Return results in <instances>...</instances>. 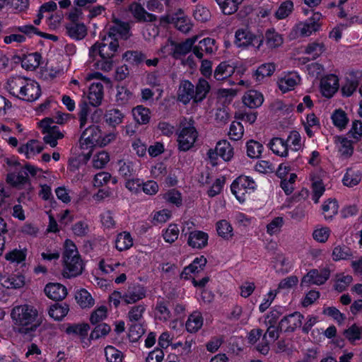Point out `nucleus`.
Masks as SVG:
<instances>
[{
	"instance_id": "obj_2",
	"label": "nucleus",
	"mask_w": 362,
	"mask_h": 362,
	"mask_svg": "<svg viewBox=\"0 0 362 362\" xmlns=\"http://www.w3.org/2000/svg\"><path fill=\"white\" fill-rule=\"evenodd\" d=\"M6 88L11 95L28 102L36 100L41 95L40 86L36 81L21 76L9 77Z\"/></svg>"
},
{
	"instance_id": "obj_44",
	"label": "nucleus",
	"mask_w": 362,
	"mask_h": 362,
	"mask_svg": "<svg viewBox=\"0 0 362 362\" xmlns=\"http://www.w3.org/2000/svg\"><path fill=\"white\" fill-rule=\"evenodd\" d=\"M276 69L274 63H266L260 65L254 74V76L257 81H261L267 76L273 74Z\"/></svg>"
},
{
	"instance_id": "obj_47",
	"label": "nucleus",
	"mask_w": 362,
	"mask_h": 362,
	"mask_svg": "<svg viewBox=\"0 0 362 362\" xmlns=\"http://www.w3.org/2000/svg\"><path fill=\"white\" fill-rule=\"evenodd\" d=\"M351 256L352 252L351 249L344 245L334 246L332 254V259L334 261L347 259Z\"/></svg>"
},
{
	"instance_id": "obj_33",
	"label": "nucleus",
	"mask_w": 362,
	"mask_h": 362,
	"mask_svg": "<svg viewBox=\"0 0 362 362\" xmlns=\"http://www.w3.org/2000/svg\"><path fill=\"white\" fill-rule=\"evenodd\" d=\"M42 150V145L37 140H30L19 148V151L25 153L27 158H30L32 156L40 153Z\"/></svg>"
},
{
	"instance_id": "obj_50",
	"label": "nucleus",
	"mask_w": 362,
	"mask_h": 362,
	"mask_svg": "<svg viewBox=\"0 0 362 362\" xmlns=\"http://www.w3.org/2000/svg\"><path fill=\"white\" fill-rule=\"evenodd\" d=\"M89 329L88 324H73L66 328V332L68 334L78 335L83 339L87 336Z\"/></svg>"
},
{
	"instance_id": "obj_12",
	"label": "nucleus",
	"mask_w": 362,
	"mask_h": 362,
	"mask_svg": "<svg viewBox=\"0 0 362 362\" xmlns=\"http://www.w3.org/2000/svg\"><path fill=\"white\" fill-rule=\"evenodd\" d=\"M145 310L146 306L141 304L132 306L129 310L127 317L133 323L129 327V335L134 339L139 338L144 333L143 328L136 323L141 320Z\"/></svg>"
},
{
	"instance_id": "obj_41",
	"label": "nucleus",
	"mask_w": 362,
	"mask_h": 362,
	"mask_svg": "<svg viewBox=\"0 0 362 362\" xmlns=\"http://www.w3.org/2000/svg\"><path fill=\"white\" fill-rule=\"evenodd\" d=\"M133 245V239L130 233L123 232L117 235L115 240V247L119 251L129 249Z\"/></svg>"
},
{
	"instance_id": "obj_38",
	"label": "nucleus",
	"mask_w": 362,
	"mask_h": 362,
	"mask_svg": "<svg viewBox=\"0 0 362 362\" xmlns=\"http://www.w3.org/2000/svg\"><path fill=\"white\" fill-rule=\"evenodd\" d=\"M264 38H265L266 45L269 49L279 47L284 42L281 35L272 29L267 30Z\"/></svg>"
},
{
	"instance_id": "obj_57",
	"label": "nucleus",
	"mask_w": 362,
	"mask_h": 362,
	"mask_svg": "<svg viewBox=\"0 0 362 362\" xmlns=\"http://www.w3.org/2000/svg\"><path fill=\"white\" fill-rule=\"evenodd\" d=\"M344 334L351 342L359 340L362 338V327L356 325H353L344 330Z\"/></svg>"
},
{
	"instance_id": "obj_30",
	"label": "nucleus",
	"mask_w": 362,
	"mask_h": 362,
	"mask_svg": "<svg viewBox=\"0 0 362 362\" xmlns=\"http://www.w3.org/2000/svg\"><path fill=\"white\" fill-rule=\"evenodd\" d=\"M66 33L70 37L78 40L86 37L87 30L83 23H71L66 25Z\"/></svg>"
},
{
	"instance_id": "obj_40",
	"label": "nucleus",
	"mask_w": 362,
	"mask_h": 362,
	"mask_svg": "<svg viewBox=\"0 0 362 362\" xmlns=\"http://www.w3.org/2000/svg\"><path fill=\"white\" fill-rule=\"evenodd\" d=\"M222 12L226 15L234 13L243 0H216Z\"/></svg>"
},
{
	"instance_id": "obj_35",
	"label": "nucleus",
	"mask_w": 362,
	"mask_h": 362,
	"mask_svg": "<svg viewBox=\"0 0 362 362\" xmlns=\"http://www.w3.org/2000/svg\"><path fill=\"white\" fill-rule=\"evenodd\" d=\"M210 85L204 78H199L194 86L195 103L202 101L210 90Z\"/></svg>"
},
{
	"instance_id": "obj_1",
	"label": "nucleus",
	"mask_w": 362,
	"mask_h": 362,
	"mask_svg": "<svg viewBox=\"0 0 362 362\" xmlns=\"http://www.w3.org/2000/svg\"><path fill=\"white\" fill-rule=\"evenodd\" d=\"M11 316L14 322L15 331L23 335H31L40 325L37 321V310L31 305L14 307Z\"/></svg>"
},
{
	"instance_id": "obj_15",
	"label": "nucleus",
	"mask_w": 362,
	"mask_h": 362,
	"mask_svg": "<svg viewBox=\"0 0 362 362\" xmlns=\"http://www.w3.org/2000/svg\"><path fill=\"white\" fill-rule=\"evenodd\" d=\"M146 296V288L141 284H133L123 293V301L127 304L135 303Z\"/></svg>"
},
{
	"instance_id": "obj_24",
	"label": "nucleus",
	"mask_w": 362,
	"mask_h": 362,
	"mask_svg": "<svg viewBox=\"0 0 362 362\" xmlns=\"http://www.w3.org/2000/svg\"><path fill=\"white\" fill-rule=\"evenodd\" d=\"M88 98L89 103L93 107H98L101 104L103 98V86L100 82L90 85Z\"/></svg>"
},
{
	"instance_id": "obj_45",
	"label": "nucleus",
	"mask_w": 362,
	"mask_h": 362,
	"mask_svg": "<svg viewBox=\"0 0 362 362\" xmlns=\"http://www.w3.org/2000/svg\"><path fill=\"white\" fill-rule=\"evenodd\" d=\"M312 181V189H313V196L312 199L315 202V203H317L320 197L325 192V186L322 183V180L312 175L310 177Z\"/></svg>"
},
{
	"instance_id": "obj_21",
	"label": "nucleus",
	"mask_w": 362,
	"mask_h": 362,
	"mask_svg": "<svg viewBox=\"0 0 362 362\" xmlns=\"http://www.w3.org/2000/svg\"><path fill=\"white\" fill-rule=\"evenodd\" d=\"M47 296L54 300H62L67 295L66 288L57 283L48 284L45 288Z\"/></svg>"
},
{
	"instance_id": "obj_58",
	"label": "nucleus",
	"mask_w": 362,
	"mask_h": 362,
	"mask_svg": "<svg viewBox=\"0 0 362 362\" xmlns=\"http://www.w3.org/2000/svg\"><path fill=\"white\" fill-rule=\"evenodd\" d=\"M110 160L109 154L104 151H99L93 156V166L96 169L104 168Z\"/></svg>"
},
{
	"instance_id": "obj_61",
	"label": "nucleus",
	"mask_w": 362,
	"mask_h": 362,
	"mask_svg": "<svg viewBox=\"0 0 362 362\" xmlns=\"http://www.w3.org/2000/svg\"><path fill=\"white\" fill-rule=\"evenodd\" d=\"M293 8V2L286 1L283 2L275 12V16L277 19H284L289 16Z\"/></svg>"
},
{
	"instance_id": "obj_52",
	"label": "nucleus",
	"mask_w": 362,
	"mask_h": 362,
	"mask_svg": "<svg viewBox=\"0 0 362 362\" xmlns=\"http://www.w3.org/2000/svg\"><path fill=\"white\" fill-rule=\"evenodd\" d=\"M247 155L252 158H258L262 155L263 146L258 141L250 140L247 142Z\"/></svg>"
},
{
	"instance_id": "obj_13",
	"label": "nucleus",
	"mask_w": 362,
	"mask_h": 362,
	"mask_svg": "<svg viewBox=\"0 0 362 362\" xmlns=\"http://www.w3.org/2000/svg\"><path fill=\"white\" fill-rule=\"evenodd\" d=\"M329 276L330 271L328 268L320 270L311 269L302 278L300 286L303 287L310 285H322L328 280Z\"/></svg>"
},
{
	"instance_id": "obj_39",
	"label": "nucleus",
	"mask_w": 362,
	"mask_h": 362,
	"mask_svg": "<svg viewBox=\"0 0 362 362\" xmlns=\"http://www.w3.org/2000/svg\"><path fill=\"white\" fill-rule=\"evenodd\" d=\"M132 114L136 122L139 124H146L150 120V110L142 105L133 108Z\"/></svg>"
},
{
	"instance_id": "obj_5",
	"label": "nucleus",
	"mask_w": 362,
	"mask_h": 362,
	"mask_svg": "<svg viewBox=\"0 0 362 362\" xmlns=\"http://www.w3.org/2000/svg\"><path fill=\"white\" fill-rule=\"evenodd\" d=\"M192 119H183L180 123V131L177 137L178 148L182 151L189 150L194 144L198 133Z\"/></svg>"
},
{
	"instance_id": "obj_8",
	"label": "nucleus",
	"mask_w": 362,
	"mask_h": 362,
	"mask_svg": "<svg viewBox=\"0 0 362 362\" xmlns=\"http://www.w3.org/2000/svg\"><path fill=\"white\" fill-rule=\"evenodd\" d=\"M24 35L31 37L33 35L40 36H47L48 35L38 30V29L32 25H25L11 28V33L4 37L5 44H12L13 42L23 43L25 41Z\"/></svg>"
},
{
	"instance_id": "obj_19",
	"label": "nucleus",
	"mask_w": 362,
	"mask_h": 362,
	"mask_svg": "<svg viewBox=\"0 0 362 362\" xmlns=\"http://www.w3.org/2000/svg\"><path fill=\"white\" fill-rule=\"evenodd\" d=\"M112 23L113 25L110 28L107 35H110L114 38L118 36L124 40L130 37V27L128 23L115 19Z\"/></svg>"
},
{
	"instance_id": "obj_46",
	"label": "nucleus",
	"mask_w": 362,
	"mask_h": 362,
	"mask_svg": "<svg viewBox=\"0 0 362 362\" xmlns=\"http://www.w3.org/2000/svg\"><path fill=\"white\" fill-rule=\"evenodd\" d=\"M326 50L325 45L321 42H313L309 43L305 49V53L311 56L313 59L319 57Z\"/></svg>"
},
{
	"instance_id": "obj_49",
	"label": "nucleus",
	"mask_w": 362,
	"mask_h": 362,
	"mask_svg": "<svg viewBox=\"0 0 362 362\" xmlns=\"http://www.w3.org/2000/svg\"><path fill=\"white\" fill-rule=\"evenodd\" d=\"M156 316L163 322H166L171 317V313L168 307L167 303L163 300H158L156 305Z\"/></svg>"
},
{
	"instance_id": "obj_42",
	"label": "nucleus",
	"mask_w": 362,
	"mask_h": 362,
	"mask_svg": "<svg viewBox=\"0 0 362 362\" xmlns=\"http://www.w3.org/2000/svg\"><path fill=\"white\" fill-rule=\"evenodd\" d=\"M75 298L77 303L82 308H90L94 305V299L86 289L83 288L78 291L75 295Z\"/></svg>"
},
{
	"instance_id": "obj_37",
	"label": "nucleus",
	"mask_w": 362,
	"mask_h": 362,
	"mask_svg": "<svg viewBox=\"0 0 362 362\" xmlns=\"http://www.w3.org/2000/svg\"><path fill=\"white\" fill-rule=\"evenodd\" d=\"M331 119L334 127L340 131L344 129L349 122L346 113L341 109L335 110L332 114Z\"/></svg>"
},
{
	"instance_id": "obj_43",
	"label": "nucleus",
	"mask_w": 362,
	"mask_h": 362,
	"mask_svg": "<svg viewBox=\"0 0 362 362\" xmlns=\"http://www.w3.org/2000/svg\"><path fill=\"white\" fill-rule=\"evenodd\" d=\"M218 156L224 160L228 161L233 156V149L228 141L223 140L218 141L216 146Z\"/></svg>"
},
{
	"instance_id": "obj_31",
	"label": "nucleus",
	"mask_w": 362,
	"mask_h": 362,
	"mask_svg": "<svg viewBox=\"0 0 362 362\" xmlns=\"http://www.w3.org/2000/svg\"><path fill=\"white\" fill-rule=\"evenodd\" d=\"M269 147L277 156L281 157L288 156V144L281 138L276 137L272 139L269 143Z\"/></svg>"
},
{
	"instance_id": "obj_60",
	"label": "nucleus",
	"mask_w": 362,
	"mask_h": 362,
	"mask_svg": "<svg viewBox=\"0 0 362 362\" xmlns=\"http://www.w3.org/2000/svg\"><path fill=\"white\" fill-rule=\"evenodd\" d=\"M338 141L340 144L339 151L341 155L346 158L351 156L354 151L351 141L344 137H339Z\"/></svg>"
},
{
	"instance_id": "obj_55",
	"label": "nucleus",
	"mask_w": 362,
	"mask_h": 362,
	"mask_svg": "<svg viewBox=\"0 0 362 362\" xmlns=\"http://www.w3.org/2000/svg\"><path fill=\"white\" fill-rule=\"evenodd\" d=\"M105 355L107 362H122V353L112 346L105 347Z\"/></svg>"
},
{
	"instance_id": "obj_28",
	"label": "nucleus",
	"mask_w": 362,
	"mask_h": 362,
	"mask_svg": "<svg viewBox=\"0 0 362 362\" xmlns=\"http://www.w3.org/2000/svg\"><path fill=\"white\" fill-rule=\"evenodd\" d=\"M41 59L38 52L24 54L21 59V66L27 71H34L39 66Z\"/></svg>"
},
{
	"instance_id": "obj_25",
	"label": "nucleus",
	"mask_w": 362,
	"mask_h": 362,
	"mask_svg": "<svg viewBox=\"0 0 362 362\" xmlns=\"http://www.w3.org/2000/svg\"><path fill=\"white\" fill-rule=\"evenodd\" d=\"M299 82V76L295 72H291L279 78L278 86L283 93H286L293 90Z\"/></svg>"
},
{
	"instance_id": "obj_23",
	"label": "nucleus",
	"mask_w": 362,
	"mask_h": 362,
	"mask_svg": "<svg viewBox=\"0 0 362 362\" xmlns=\"http://www.w3.org/2000/svg\"><path fill=\"white\" fill-rule=\"evenodd\" d=\"M339 81L334 75H329L321 81V91L322 95L327 98L332 97L338 90Z\"/></svg>"
},
{
	"instance_id": "obj_62",
	"label": "nucleus",
	"mask_w": 362,
	"mask_h": 362,
	"mask_svg": "<svg viewBox=\"0 0 362 362\" xmlns=\"http://www.w3.org/2000/svg\"><path fill=\"white\" fill-rule=\"evenodd\" d=\"M243 126L239 122H233L230 126L228 136L230 139L238 141L240 139L243 135Z\"/></svg>"
},
{
	"instance_id": "obj_10",
	"label": "nucleus",
	"mask_w": 362,
	"mask_h": 362,
	"mask_svg": "<svg viewBox=\"0 0 362 362\" xmlns=\"http://www.w3.org/2000/svg\"><path fill=\"white\" fill-rule=\"evenodd\" d=\"M52 119L46 117L40 121V126L45 134L44 141L52 147L57 145V140L64 137V134L60 132L59 127L54 125Z\"/></svg>"
},
{
	"instance_id": "obj_53",
	"label": "nucleus",
	"mask_w": 362,
	"mask_h": 362,
	"mask_svg": "<svg viewBox=\"0 0 362 362\" xmlns=\"http://www.w3.org/2000/svg\"><path fill=\"white\" fill-rule=\"evenodd\" d=\"M117 166L119 175L124 177H131L134 174L133 163L129 160H119Z\"/></svg>"
},
{
	"instance_id": "obj_51",
	"label": "nucleus",
	"mask_w": 362,
	"mask_h": 362,
	"mask_svg": "<svg viewBox=\"0 0 362 362\" xmlns=\"http://www.w3.org/2000/svg\"><path fill=\"white\" fill-rule=\"evenodd\" d=\"M133 98L132 93L126 87L121 86L117 89L116 102L119 105L128 104Z\"/></svg>"
},
{
	"instance_id": "obj_3",
	"label": "nucleus",
	"mask_w": 362,
	"mask_h": 362,
	"mask_svg": "<svg viewBox=\"0 0 362 362\" xmlns=\"http://www.w3.org/2000/svg\"><path fill=\"white\" fill-rule=\"evenodd\" d=\"M64 269L62 274L66 278L75 277L81 274L83 269V263L75 244L66 240L63 253Z\"/></svg>"
},
{
	"instance_id": "obj_56",
	"label": "nucleus",
	"mask_w": 362,
	"mask_h": 362,
	"mask_svg": "<svg viewBox=\"0 0 362 362\" xmlns=\"http://www.w3.org/2000/svg\"><path fill=\"white\" fill-rule=\"evenodd\" d=\"M218 234L225 239H229L233 236V228L226 220H221L216 224Z\"/></svg>"
},
{
	"instance_id": "obj_16",
	"label": "nucleus",
	"mask_w": 362,
	"mask_h": 362,
	"mask_svg": "<svg viewBox=\"0 0 362 362\" xmlns=\"http://www.w3.org/2000/svg\"><path fill=\"white\" fill-rule=\"evenodd\" d=\"M217 51L216 40L210 37H206L199 42L197 45L192 47L194 54L199 59H202L204 52L206 54H212Z\"/></svg>"
},
{
	"instance_id": "obj_17",
	"label": "nucleus",
	"mask_w": 362,
	"mask_h": 362,
	"mask_svg": "<svg viewBox=\"0 0 362 362\" xmlns=\"http://www.w3.org/2000/svg\"><path fill=\"white\" fill-rule=\"evenodd\" d=\"M303 319V315L298 312H295L282 318L279 327L281 330L284 332H293L296 328L301 326Z\"/></svg>"
},
{
	"instance_id": "obj_4",
	"label": "nucleus",
	"mask_w": 362,
	"mask_h": 362,
	"mask_svg": "<svg viewBox=\"0 0 362 362\" xmlns=\"http://www.w3.org/2000/svg\"><path fill=\"white\" fill-rule=\"evenodd\" d=\"M118 49L117 39L112 37L110 35H105L100 42H97L90 47L89 55L94 57L98 54L102 59H112L117 53Z\"/></svg>"
},
{
	"instance_id": "obj_27",
	"label": "nucleus",
	"mask_w": 362,
	"mask_h": 362,
	"mask_svg": "<svg viewBox=\"0 0 362 362\" xmlns=\"http://www.w3.org/2000/svg\"><path fill=\"white\" fill-rule=\"evenodd\" d=\"M235 73V66L228 62H221L214 71V78L217 81L225 80Z\"/></svg>"
},
{
	"instance_id": "obj_63",
	"label": "nucleus",
	"mask_w": 362,
	"mask_h": 362,
	"mask_svg": "<svg viewBox=\"0 0 362 362\" xmlns=\"http://www.w3.org/2000/svg\"><path fill=\"white\" fill-rule=\"evenodd\" d=\"M111 330L110 327L105 323L97 325L90 334L89 340L98 339L106 336Z\"/></svg>"
},
{
	"instance_id": "obj_34",
	"label": "nucleus",
	"mask_w": 362,
	"mask_h": 362,
	"mask_svg": "<svg viewBox=\"0 0 362 362\" xmlns=\"http://www.w3.org/2000/svg\"><path fill=\"white\" fill-rule=\"evenodd\" d=\"M203 325V317L201 313L193 312L186 322V329L189 332H197Z\"/></svg>"
},
{
	"instance_id": "obj_26",
	"label": "nucleus",
	"mask_w": 362,
	"mask_h": 362,
	"mask_svg": "<svg viewBox=\"0 0 362 362\" xmlns=\"http://www.w3.org/2000/svg\"><path fill=\"white\" fill-rule=\"evenodd\" d=\"M243 103L250 108H257L264 102L263 95L255 90H250L243 97Z\"/></svg>"
},
{
	"instance_id": "obj_6",
	"label": "nucleus",
	"mask_w": 362,
	"mask_h": 362,
	"mask_svg": "<svg viewBox=\"0 0 362 362\" xmlns=\"http://www.w3.org/2000/svg\"><path fill=\"white\" fill-rule=\"evenodd\" d=\"M197 35L186 39L182 42L169 40L163 47V52L172 56L175 59H180L192 50V47L197 40Z\"/></svg>"
},
{
	"instance_id": "obj_11",
	"label": "nucleus",
	"mask_w": 362,
	"mask_h": 362,
	"mask_svg": "<svg viewBox=\"0 0 362 362\" xmlns=\"http://www.w3.org/2000/svg\"><path fill=\"white\" fill-rule=\"evenodd\" d=\"M264 37L255 35L247 29H238L235 32V44L238 47H246L250 45L255 46L256 50H261Z\"/></svg>"
},
{
	"instance_id": "obj_20",
	"label": "nucleus",
	"mask_w": 362,
	"mask_h": 362,
	"mask_svg": "<svg viewBox=\"0 0 362 362\" xmlns=\"http://www.w3.org/2000/svg\"><path fill=\"white\" fill-rule=\"evenodd\" d=\"M209 235L201 230H193L189 233L187 244L192 248L202 249L208 243Z\"/></svg>"
},
{
	"instance_id": "obj_22",
	"label": "nucleus",
	"mask_w": 362,
	"mask_h": 362,
	"mask_svg": "<svg viewBox=\"0 0 362 362\" xmlns=\"http://www.w3.org/2000/svg\"><path fill=\"white\" fill-rule=\"evenodd\" d=\"M6 182L14 187L21 189L24 185L29 184L27 171L22 168L18 172L8 173L6 176Z\"/></svg>"
},
{
	"instance_id": "obj_18",
	"label": "nucleus",
	"mask_w": 362,
	"mask_h": 362,
	"mask_svg": "<svg viewBox=\"0 0 362 362\" xmlns=\"http://www.w3.org/2000/svg\"><path fill=\"white\" fill-rule=\"evenodd\" d=\"M178 100L185 105L188 104L191 100L195 102L194 86L188 80L182 81L177 90Z\"/></svg>"
},
{
	"instance_id": "obj_7",
	"label": "nucleus",
	"mask_w": 362,
	"mask_h": 362,
	"mask_svg": "<svg viewBox=\"0 0 362 362\" xmlns=\"http://www.w3.org/2000/svg\"><path fill=\"white\" fill-rule=\"evenodd\" d=\"M101 130L98 126L90 125L86 128L81 137V149H87V153H83L85 160L90 159L92 153V148L98 144L100 138L101 137Z\"/></svg>"
},
{
	"instance_id": "obj_59",
	"label": "nucleus",
	"mask_w": 362,
	"mask_h": 362,
	"mask_svg": "<svg viewBox=\"0 0 362 362\" xmlns=\"http://www.w3.org/2000/svg\"><path fill=\"white\" fill-rule=\"evenodd\" d=\"M123 58L132 64H140L146 59V56L139 51H127L123 54Z\"/></svg>"
},
{
	"instance_id": "obj_54",
	"label": "nucleus",
	"mask_w": 362,
	"mask_h": 362,
	"mask_svg": "<svg viewBox=\"0 0 362 362\" xmlns=\"http://www.w3.org/2000/svg\"><path fill=\"white\" fill-rule=\"evenodd\" d=\"M322 211L325 218L330 220L337 214L338 204L336 200H328L322 205Z\"/></svg>"
},
{
	"instance_id": "obj_32",
	"label": "nucleus",
	"mask_w": 362,
	"mask_h": 362,
	"mask_svg": "<svg viewBox=\"0 0 362 362\" xmlns=\"http://www.w3.org/2000/svg\"><path fill=\"white\" fill-rule=\"evenodd\" d=\"M130 11L134 16L139 21L153 22L156 20V16L147 13L139 4H132L130 6Z\"/></svg>"
},
{
	"instance_id": "obj_29",
	"label": "nucleus",
	"mask_w": 362,
	"mask_h": 362,
	"mask_svg": "<svg viewBox=\"0 0 362 362\" xmlns=\"http://www.w3.org/2000/svg\"><path fill=\"white\" fill-rule=\"evenodd\" d=\"M124 113L117 108H110L106 110L104 118L105 122L112 127L122 123L124 118Z\"/></svg>"
},
{
	"instance_id": "obj_48",
	"label": "nucleus",
	"mask_w": 362,
	"mask_h": 362,
	"mask_svg": "<svg viewBox=\"0 0 362 362\" xmlns=\"http://www.w3.org/2000/svg\"><path fill=\"white\" fill-rule=\"evenodd\" d=\"M69 307L66 304H55L49 310V316L55 320H62L68 313Z\"/></svg>"
},
{
	"instance_id": "obj_64",
	"label": "nucleus",
	"mask_w": 362,
	"mask_h": 362,
	"mask_svg": "<svg viewBox=\"0 0 362 362\" xmlns=\"http://www.w3.org/2000/svg\"><path fill=\"white\" fill-rule=\"evenodd\" d=\"M206 264V259L204 256L197 257L192 264L185 268V272L187 274L199 272L202 270Z\"/></svg>"
},
{
	"instance_id": "obj_9",
	"label": "nucleus",
	"mask_w": 362,
	"mask_h": 362,
	"mask_svg": "<svg viewBox=\"0 0 362 362\" xmlns=\"http://www.w3.org/2000/svg\"><path fill=\"white\" fill-rule=\"evenodd\" d=\"M256 187V182L252 178L243 175L236 178L230 186L232 193L240 202H245L246 194L254 192Z\"/></svg>"
},
{
	"instance_id": "obj_36",
	"label": "nucleus",
	"mask_w": 362,
	"mask_h": 362,
	"mask_svg": "<svg viewBox=\"0 0 362 362\" xmlns=\"http://www.w3.org/2000/svg\"><path fill=\"white\" fill-rule=\"evenodd\" d=\"M361 180V174L359 170H355L353 168H348L344 175L342 182L346 187H354L358 185Z\"/></svg>"
},
{
	"instance_id": "obj_14",
	"label": "nucleus",
	"mask_w": 362,
	"mask_h": 362,
	"mask_svg": "<svg viewBox=\"0 0 362 362\" xmlns=\"http://www.w3.org/2000/svg\"><path fill=\"white\" fill-rule=\"evenodd\" d=\"M321 15L315 13L311 19L305 23H300L296 25L293 32L296 37H307L310 35L313 32L317 31L320 28L317 21L320 20Z\"/></svg>"
}]
</instances>
